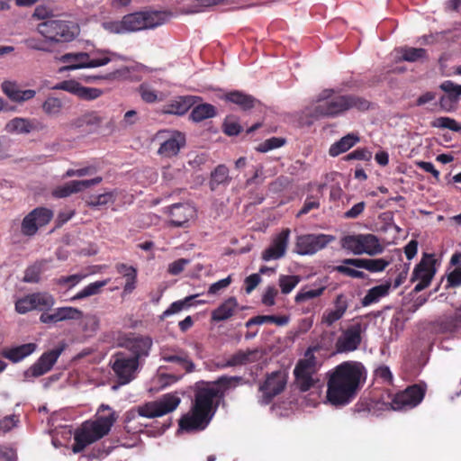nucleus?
<instances>
[{"instance_id": "f257e3e1", "label": "nucleus", "mask_w": 461, "mask_h": 461, "mask_svg": "<svg viewBox=\"0 0 461 461\" xmlns=\"http://www.w3.org/2000/svg\"><path fill=\"white\" fill-rule=\"evenodd\" d=\"M243 383L240 376L222 375L211 385L199 387L194 393V400L190 411L179 420L180 429L186 432L203 430L213 418L226 391Z\"/></svg>"}, {"instance_id": "f03ea898", "label": "nucleus", "mask_w": 461, "mask_h": 461, "mask_svg": "<svg viewBox=\"0 0 461 461\" xmlns=\"http://www.w3.org/2000/svg\"><path fill=\"white\" fill-rule=\"evenodd\" d=\"M326 398L333 406L348 404L366 379V369L361 362L344 361L328 374Z\"/></svg>"}, {"instance_id": "7ed1b4c3", "label": "nucleus", "mask_w": 461, "mask_h": 461, "mask_svg": "<svg viewBox=\"0 0 461 461\" xmlns=\"http://www.w3.org/2000/svg\"><path fill=\"white\" fill-rule=\"evenodd\" d=\"M333 90H323L317 99L311 115L316 119L321 117H336L350 109L366 111L370 102L356 95H332Z\"/></svg>"}, {"instance_id": "20e7f679", "label": "nucleus", "mask_w": 461, "mask_h": 461, "mask_svg": "<svg viewBox=\"0 0 461 461\" xmlns=\"http://www.w3.org/2000/svg\"><path fill=\"white\" fill-rule=\"evenodd\" d=\"M101 408L110 411L107 415H97L95 420L84 421L74 434V453L82 452L87 446L108 435L117 420V415L108 406Z\"/></svg>"}, {"instance_id": "39448f33", "label": "nucleus", "mask_w": 461, "mask_h": 461, "mask_svg": "<svg viewBox=\"0 0 461 461\" xmlns=\"http://www.w3.org/2000/svg\"><path fill=\"white\" fill-rule=\"evenodd\" d=\"M166 16L161 12L140 11L124 15L120 21L103 23L105 31L115 34H125L142 30L154 29L165 23Z\"/></svg>"}, {"instance_id": "423d86ee", "label": "nucleus", "mask_w": 461, "mask_h": 461, "mask_svg": "<svg viewBox=\"0 0 461 461\" xmlns=\"http://www.w3.org/2000/svg\"><path fill=\"white\" fill-rule=\"evenodd\" d=\"M180 402L181 399L176 393H166L157 401L132 408L125 413V427L131 429L130 424L138 417L152 419L170 413L178 407Z\"/></svg>"}, {"instance_id": "0eeeda50", "label": "nucleus", "mask_w": 461, "mask_h": 461, "mask_svg": "<svg viewBox=\"0 0 461 461\" xmlns=\"http://www.w3.org/2000/svg\"><path fill=\"white\" fill-rule=\"evenodd\" d=\"M321 348L320 345L309 347L303 359L298 360L294 369V384L301 392H307L314 388L319 379L314 375L317 373V358L314 353Z\"/></svg>"}, {"instance_id": "6e6552de", "label": "nucleus", "mask_w": 461, "mask_h": 461, "mask_svg": "<svg viewBox=\"0 0 461 461\" xmlns=\"http://www.w3.org/2000/svg\"><path fill=\"white\" fill-rule=\"evenodd\" d=\"M41 36L47 38L53 46L55 43L72 41L76 34L70 23L61 20L49 19L37 25Z\"/></svg>"}, {"instance_id": "1a4fd4ad", "label": "nucleus", "mask_w": 461, "mask_h": 461, "mask_svg": "<svg viewBox=\"0 0 461 461\" xmlns=\"http://www.w3.org/2000/svg\"><path fill=\"white\" fill-rule=\"evenodd\" d=\"M342 247L355 255L375 256L382 253L383 247L374 234L348 235L341 240Z\"/></svg>"}, {"instance_id": "9d476101", "label": "nucleus", "mask_w": 461, "mask_h": 461, "mask_svg": "<svg viewBox=\"0 0 461 461\" xmlns=\"http://www.w3.org/2000/svg\"><path fill=\"white\" fill-rule=\"evenodd\" d=\"M112 369L121 384H129L136 377L140 364L127 352H116L111 359Z\"/></svg>"}, {"instance_id": "9b49d317", "label": "nucleus", "mask_w": 461, "mask_h": 461, "mask_svg": "<svg viewBox=\"0 0 461 461\" xmlns=\"http://www.w3.org/2000/svg\"><path fill=\"white\" fill-rule=\"evenodd\" d=\"M366 325L359 320H353V323L346 330L335 343L337 353H348L358 348L362 342V334L366 331Z\"/></svg>"}, {"instance_id": "f8f14e48", "label": "nucleus", "mask_w": 461, "mask_h": 461, "mask_svg": "<svg viewBox=\"0 0 461 461\" xmlns=\"http://www.w3.org/2000/svg\"><path fill=\"white\" fill-rule=\"evenodd\" d=\"M154 140L159 143L158 153L164 158L176 156L185 145V136L178 131H158Z\"/></svg>"}, {"instance_id": "ddd939ff", "label": "nucleus", "mask_w": 461, "mask_h": 461, "mask_svg": "<svg viewBox=\"0 0 461 461\" xmlns=\"http://www.w3.org/2000/svg\"><path fill=\"white\" fill-rule=\"evenodd\" d=\"M53 216V211L49 208L42 206L34 208L23 219L21 233L29 238L35 236L41 228L51 221Z\"/></svg>"}, {"instance_id": "4468645a", "label": "nucleus", "mask_w": 461, "mask_h": 461, "mask_svg": "<svg viewBox=\"0 0 461 461\" xmlns=\"http://www.w3.org/2000/svg\"><path fill=\"white\" fill-rule=\"evenodd\" d=\"M53 216V211L49 208L42 206L34 208L23 219L21 233L29 238L35 236L41 228L51 221Z\"/></svg>"}, {"instance_id": "2eb2a0df", "label": "nucleus", "mask_w": 461, "mask_h": 461, "mask_svg": "<svg viewBox=\"0 0 461 461\" xmlns=\"http://www.w3.org/2000/svg\"><path fill=\"white\" fill-rule=\"evenodd\" d=\"M55 304L54 297L48 293H32L15 302V311L20 314H25L32 311L47 312Z\"/></svg>"}, {"instance_id": "dca6fc26", "label": "nucleus", "mask_w": 461, "mask_h": 461, "mask_svg": "<svg viewBox=\"0 0 461 461\" xmlns=\"http://www.w3.org/2000/svg\"><path fill=\"white\" fill-rule=\"evenodd\" d=\"M426 390L420 384H412L393 395L391 407L394 411H407L418 406L425 396Z\"/></svg>"}, {"instance_id": "f3484780", "label": "nucleus", "mask_w": 461, "mask_h": 461, "mask_svg": "<svg viewBox=\"0 0 461 461\" xmlns=\"http://www.w3.org/2000/svg\"><path fill=\"white\" fill-rule=\"evenodd\" d=\"M286 384L287 375L284 371H275L267 375L264 383L259 386V391L262 393L261 402L269 404L285 389Z\"/></svg>"}, {"instance_id": "a211bd4d", "label": "nucleus", "mask_w": 461, "mask_h": 461, "mask_svg": "<svg viewBox=\"0 0 461 461\" xmlns=\"http://www.w3.org/2000/svg\"><path fill=\"white\" fill-rule=\"evenodd\" d=\"M436 273L435 259L431 254H424L421 260L414 267L411 276V281L419 280L415 285L414 292L419 293L427 288L433 279Z\"/></svg>"}, {"instance_id": "6ab92c4d", "label": "nucleus", "mask_w": 461, "mask_h": 461, "mask_svg": "<svg viewBox=\"0 0 461 461\" xmlns=\"http://www.w3.org/2000/svg\"><path fill=\"white\" fill-rule=\"evenodd\" d=\"M334 240L327 234H304L297 237L295 251L299 255H312L324 249Z\"/></svg>"}, {"instance_id": "aec40b11", "label": "nucleus", "mask_w": 461, "mask_h": 461, "mask_svg": "<svg viewBox=\"0 0 461 461\" xmlns=\"http://www.w3.org/2000/svg\"><path fill=\"white\" fill-rule=\"evenodd\" d=\"M63 349L64 348L60 347L44 352L33 365L24 371V378L30 380L47 374L56 364Z\"/></svg>"}, {"instance_id": "412c9836", "label": "nucleus", "mask_w": 461, "mask_h": 461, "mask_svg": "<svg viewBox=\"0 0 461 461\" xmlns=\"http://www.w3.org/2000/svg\"><path fill=\"white\" fill-rule=\"evenodd\" d=\"M152 339L148 336H135L131 334L122 339L121 346L129 351V356L135 358L140 364L149 354Z\"/></svg>"}, {"instance_id": "4be33fe9", "label": "nucleus", "mask_w": 461, "mask_h": 461, "mask_svg": "<svg viewBox=\"0 0 461 461\" xmlns=\"http://www.w3.org/2000/svg\"><path fill=\"white\" fill-rule=\"evenodd\" d=\"M53 88L68 92L86 101L95 100L104 93L102 89L84 86L77 81L72 79L64 80L57 84Z\"/></svg>"}, {"instance_id": "5701e85b", "label": "nucleus", "mask_w": 461, "mask_h": 461, "mask_svg": "<svg viewBox=\"0 0 461 461\" xmlns=\"http://www.w3.org/2000/svg\"><path fill=\"white\" fill-rule=\"evenodd\" d=\"M103 178L101 176L86 180H72L64 185L56 186L51 191V195L55 198H66L74 194H78L93 185H96L100 184Z\"/></svg>"}, {"instance_id": "b1692460", "label": "nucleus", "mask_w": 461, "mask_h": 461, "mask_svg": "<svg viewBox=\"0 0 461 461\" xmlns=\"http://www.w3.org/2000/svg\"><path fill=\"white\" fill-rule=\"evenodd\" d=\"M161 358L165 362L176 364L185 373H192L194 370V364L189 353L181 348H164L161 352Z\"/></svg>"}, {"instance_id": "393cba45", "label": "nucleus", "mask_w": 461, "mask_h": 461, "mask_svg": "<svg viewBox=\"0 0 461 461\" xmlns=\"http://www.w3.org/2000/svg\"><path fill=\"white\" fill-rule=\"evenodd\" d=\"M290 230H283L272 241L271 245L266 249L262 253V259L269 261L273 259H279L285 254Z\"/></svg>"}, {"instance_id": "a878e982", "label": "nucleus", "mask_w": 461, "mask_h": 461, "mask_svg": "<svg viewBox=\"0 0 461 461\" xmlns=\"http://www.w3.org/2000/svg\"><path fill=\"white\" fill-rule=\"evenodd\" d=\"M221 99L238 105L242 111H249L261 105V102L253 95L239 90L226 93Z\"/></svg>"}, {"instance_id": "bb28decb", "label": "nucleus", "mask_w": 461, "mask_h": 461, "mask_svg": "<svg viewBox=\"0 0 461 461\" xmlns=\"http://www.w3.org/2000/svg\"><path fill=\"white\" fill-rule=\"evenodd\" d=\"M342 263L371 273L382 272L390 265L385 258H345Z\"/></svg>"}, {"instance_id": "cd10ccee", "label": "nucleus", "mask_w": 461, "mask_h": 461, "mask_svg": "<svg viewBox=\"0 0 461 461\" xmlns=\"http://www.w3.org/2000/svg\"><path fill=\"white\" fill-rule=\"evenodd\" d=\"M59 60L66 64L59 69V72L88 68V56L85 51L65 53L59 58Z\"/></svg>"}, {"instance_id": "c85d7f7f", "label": "nucleus", "mask_w": 461, "mask_h": 461, "mask_svg": "<svg viewBox=\"0 0 461 461\" xmlns=\"http://www.w3.org/2000/svg\"><path fill=\"white\" fill-rule=\"evenodd\" d=\"M198 97L192 95L177 96L168 102L163 108L167 114L184 115L194 105Z\"/></svg>"}, {"instance_id": "c756f323", "label": "nucleus", "mask_w": 461, "mask_h": 461, "mask_svg": "<svg viewBox=\"0 0 461 461\" xmlns=\"http://www.w3.org/2000/svg\"><path fill=\"white\" fill-rule=\"evenodd\" d=\"M194 210L188 203H175L170 207V222L173 226L183 227L194 216Z\"/></svg>"}, {"instance_id": "7c9ffc66", "label": "nucleus", "mask_w": 461, "mask_h": 461, "mask_svg": "<svg viewBox=\"0 0 461 461\" xmlns=\"http://www.w3.org/2000/svg\"><path fill=\"white\" fill-rule=\"evenodd\" d=\"M1 87L10 100L17 103L31 100L36 95V92L32 89L21 90L17 84L12 81H4Z\"/></svg>"}, {"instance_id": "2f4dec72", "label": "nucleus", "mask_w": 461, "mask_h": 461, "mask_svg": "<svg viewBox=\"0 0 461 461\" xmlns=\"http://www.w3.org/2000/svg\"><path fill=\"white\" fill-rule=\"evenodd\" d=\"M238 307L237 299L233 296L229 297L212 312V321L219 322L230 319L234 315Z\"/></svg>"}, {"instance_id": "473e14b6", "label": "nucleus", "mask_w": 461, "mask_h": 461, "mask_svg": "<svg viewBox=\"0 0 461 461\" xmlns=\"http://www.w3.org/2000/svg\"><path fill=\"white\" fill-rule=\"evenodd\" d=\"M103 122V118L95 111L88 112L72 121L71 125L86 131H93Z\"/></svg>"}, {"instance_id": "72a5a7b5", "label": "nucleus", "mask_w": 461, "mask_h": 461, "mask_svg": "<svg viewBox=\"0 0 461 461\" xmlns=\"http://www.w3.org/2000/svg\"><path fill=\"white\" fill-rule=\"evenodd\" d=\"M115 269L118 274L122 275L125 279L123 287V294H130L136 288L137 284V268L132 266H128L124 263H118L115 265Z\"/></svg>"}, {"instance_id": "f704fd0d", "label": "nucleus", "mask_w": 461, "mask_h": 461, "mask_svg": "<svg viewBox=\"0 0 461 461\" xmlns=\"http://www.w3.org/2000/svg\"><path fill=\"white\" fill-rule=\"evenodd\" d=\"M36 348L37 345L35 343H26L3 350L2 356L13 363H17L32 354Z\"/></svg>"}, {"instance_id": "c9c22d12", "label": "nucleus", "mask_w": 461, "mask_h": 461, "mask_svg": "<svg viewBox=\"0 0 461 461\" xmlns=\"http://www.w3.org/2000/svg\"><path fill=\"white\" fill-rule=\"evenodd\" d=\"M5 130L12 134H27L36 130V125L30 119L15 117L5 124Z\"/></svg>"}, {"instance_id": "e433bc0d", "label": "nucleus", "mask_w": 461, "mask_h": 461, "mask_svg": "<svg viewBox=\"0 0 461 461\" xmlns=\"http://www.w3.org/2000/svg\"><path fill=\"white\" fill-rule=\"evenodd\" d=\"M392 283L387 281L384 284L372 287L362 299V305L369 306L373 303H376L381 298L388 295Z\"/></svg>"}, {"instance_id": "4c0bfd02", "label": "nucleus", "mask_w": 461, "mask_h": 461, "mask_svg": "<svg viewBox=\"0 0 461 461\" xmlns=\"http://www.w3.org/2000/svg\"><path fill=\"white\" fill-rule=\"evenodd\" d=\"M438 327L442 332H456L461 330V305L456 308L454 313L438 321Z\"/></svg>"}, {"instance_id": "58836bf2", "label": "nucleus", "mask_w": 461, "mask_h": 461, "mask_svg": "<svg viewBox=\"0 0 461 461\" xmlns=\"http://www.w3.org/2000/svg\"><path fill=\"white\" fill-rule=\"evenodd\" d=\"M230 180L229 168L223 164L218 165L211 173L209 181L210 189L214 191L220 185H227L230 184Z\"/></svg>"}, {"instance_id": "ea45409f", "label": "nucleus", "mask_w": 461, "mask_h": 461, "mask_svg": "<svg viewBox=\"0 0 461 461\" xmlns=\"http://www.w3.org/2000/svg\"><path fill=\"white\" fill-rule=\"evenodd\" d=\"M358 140H359V138L357 135H355L353 133H348L330 146V148L329 149V154L331 157H337L339 154L348 151L357 142H358Z\"/></svg>"}, {"instance_id": "a19ab883", "label": "nucleus", "mask_w": 461, "mask_h": 461, "mask_svg": "<svg viewBox=\"0 0 461 461\" xmlns=\"http://www.w3.org/2000/svg\"><path fill=\"white\" fill-rule=\"evenodd\" d=\"M216 114V108L211 104L204 103L193 108L189 119L194 122H201L206 119L215 117Z\"/></svg>"}, {"instance_id": "79ce46f5", "label": "nucleus", "mask_w": 461, "mask_h": 461, "mask_svg": "<svg viewBox=\"0 0 461 461\" xmlns=\"http://www.w3.org/2000/svg\"><path fill=\"white\" fill-rule=\"evenodd\" d=\"M110 282V278L95 281L85 286L81 291L77 293L71 299V302L79 301L86 297L99 294L102 289L107 285Z\"/></svg>"}, {"instance_id": "37998d69", "label": "nucleus", "mask_w": 461, "mask_h": 461, "mask_svg": "<svg viewBox=\"0 0 461 461\" xmlns=\"http://www.w3.org/2000/svg\"><path fill=\"white\" fill-rule=\"evenodd\" d=\"M86 55L88 56V68H92L108 64L112 60L111 56L113 55V53L106 50H94L86 52Z\"/></svg>"}, {"instance_id": "c03bdc74", "label": "nucleus", "mask_w": 461, "mask_h": 461, "mask_svg": "<svg viewBox=\"0 0 461 461\" xmlns=\"http://www.w3.org/2000/svg\"><path fill=\"white\" fill-rule=\"evenodd\" d=\"M289 322V317L283 316H276V315H258L250 318L246 322V327L249 328L252 325H262L265 323H274L277 326H285Z\"/></svg>"}, {"instance_id": "a18cd8bd", "label": "nucleus", "mask_w": 461, "mask_h": 461, "mask_svg": "<svg viewBox=\"0 0 461 461\" xmlns=\"http://www.w3.org/2000/svg\"><path fill=\"white\" fill-rule=\"evenodd\" d=\"M257 351L256 350H239L235 354L231 355L225 366H242L246 365L248 363H251L254 361L253 357L256 356Z\"/></svg>"}, {"instance_id": "49530a36", "label": "nucleus", "mask_w": 461, "mask_h": 461, "mask_svg": "<svg viewBox=\"0 0 461 461\" xmlns=\"http://www.w3.org/2000/svg\"><path fill=\"white\" fill-rule=\"evenodd\" d=\"M24 45L33 50H39L43 52H51L53 46L50 44L49 40L44 37L31 36L23 41Z\"/></svg>"}, {"instance_id": "de8ad7c7", "label": "nucleus", "mask_w": 461, "mask_h": 461, "mask_svg": "<svg viewBox=\"0 0 461 461\" xmlns=\"http://www.w3.org/2000/svg\"><path fill=\"white\" fill-rule=\"evenodd\" d=\"M116 200V193L114 191L106 192L98 195H91L86 200V205L91 208H99L110 203H113Z\"/></svg>"}, {"instance_id": "09e8293b", "label": "nucleus", "mask_w": 461, "mask_h": 461, "mask_svg": "<svg viewBox=\"0 0 461 461\" xmlns=\"http://www.w3.org/2000/svg\"><path fill=\"white\" fill-rule=\"evenodd\" d=\"M197 296H198V294L189 295V296H186L183 300H179V301H176V302L172 303L170 304V306L162 313L161 318L164 319L169 315L177 313L184 309L189 308L190 306H192L194 304L193 300L194 298H196Z\"/></svg>"}, {"instance_id": "8fccbe9b", "label": "nucleus", "mask_w": 461, "mask_h": 461, "mask_svg": "<svg viewBox=\"0 0 461 461\" xmlns=\"http://www.w3.org/2000/svg\"><path fill=\"white\" fill-rule=\"evenodd\" d=\"M138 93L141 100L147 104H154L162 100L158 92L148 83H141L138 87Z\"/></svg>"}, {"instance_id": "3c124183", "label": "nucleus", "mask_w": 461, "mask_h": 461, "mask_svg": "<svg viewBox=\"0 0 461 461\" xmlns=\"http://www.w3.org/2000/svg\"><path fill=\"white\" fill-rule=\"evenodd\" d=\"M431 127L448 129L455 132L461 133V123L450 117H438L430 122Z\"/></svg>"}, {"instance_id": "603ef678", "label": "nucleus", "mask_w": 461, "mask_h": 461, "mask_svg": "<svg viewBox=\"0 0 461 461\" xmlns=\"http://www.w3.org/2000/svg\"><path fill=\"white\" fill-rule=\"evenodd\" d=\"M326 287L321 286L316 289H310L308 287L302 288L295 295L294 301L296 303H304L306 301L320 297L323 294Z\"/></svg>"}, {"instance_id": "864d4df0", "label": "nucleus", "mask_w": 461, "mask_h": 461, "mask_svg": "<svg viewBox=\"0 0 461 461\" xmlns=\"http://www.w3.org/2000/svg\"><path fill=\"white\" fill-rule=\"evenodd\" d=\"M86 277V274H75L68 276H62L53 279V283L58 286L66 287L68 290H69L75 287Z\"/></svg>"}, {"instance_id": "5fc2aeb1", "label": "nucleus", "mask_w": 461, "mask_h": 461, "mask_svg": "<svg viewBox=\"0 0 461 461\" xmlns=\"http://www.w3.org/2000/svg\"><path fill=\"white\" fill-rule=\"evenodd\" d=\"M401 53L403 60L414 62L426 58L427 51L422 48L405 47L401 50Z\"/></svg>"}, {"instance_id": "6e6d98bb", "label": "nucleus", "mask_w": 461, "mask_h": 461, "mask_svg": "<svg viewBox=\"0 0 461 461\" xmlns=\"http://www.w3.org/2000/svg\"><path fill=\"white\" fill-rule=\"evenodd\" d=\"M300 277L298 276L281 275L279 276V286L284 294H287L299 284Z\"/></svg>"}, {"instance_id": "4d7b16f0", "label": "nucleus", "mask_w": 461, "mask_h": 461, "mask_svg": "<svg viewBox=\"0 0 461 461\" xmlns=\"http://www.w3.org/2000/svg\"><path fill=\"white\" fill-rule=\"evenodd\" d=\"M222 131L228 136H237L242 131V126L234 117L227 116L222 123Z\"/></svg>"}, {"instance_id": "13d9d810", "label": "nucleus", "mask_w": 461, "mask_h": 461, "mask_svg": "<svg viewBox=\"0 0 461 461\" xmlns=\"http://www.w3.org/2000/svg\"><path fill=\"white\" fill-rule=\"evenodd\" d=\"M439 88L447 93V95L451 101L457 104L461 93H459L458 85L451 80H446L440 84Z\"/></svg>"}, {"instance_id": "bf43d9fd", "label": "nucleus", "mask_w": 461, "mask_h": 461, "mask_svg": "<svg viewBox=\"0 0 461 461\" xmlns=\"http://www.w3.org/2000/svg\"><path fill=\"white\" fill-rule=\"evenodd\" d=\"M285 139L279 137H272L259 143L256 149L259 152L265 153L274 149H277L285 145Z\"/></svg>"}, {"instance_id": "052dcab7", "label": "nucleus", "mask_w": 461, "mask_h": 461, "mask_svg": "<svg viewBox=\"0 0 461 461\" xmlns=\"http://www.w3.org/2000/svg\"><path fill=\"white\" fill-rule=\"evenodd\" d=\"M42 109L49 115H56L62 109V102L57 97H48L42 104Z\"/></svg>"}, {"instance_id": "680f3d73", "label": "nucleus", "mask_w": 461, "mask_h": 461, "mask_svg": "<svg viewBox=\"0 0 461 461\" xmlns=\"http://www.w3.org/2000/svg\"><path fill=\"white\" fill-rule=\"evenodd\" d=\"M40 321L44 324L57 323L62 321L61 307L54 309L51 313L43 312L40 316Z\"/></svg>"}, {"instance_id": "e2e57ef3", "label": "nucleus", "mask_w": 461, "mask_h": 461, "mask_svg": "<svg viewBox=\"0 0 461 461\" xmlns=\"http://www.w3.org/2000/svg\"><path fill=\"white\" fill-rule=\"evenodd\" d=\"M372 158V152L366 148L357 149L344 157L345 160L369 161Z\"/></svg>"}, {"instance_id": "0e129e2a", "label": "nucleus", "mask_w": 461, "mask_h": 461, "mask_svg": "<svg viewBox=\"0 0 461 461\" xmlns=\"http://www.w3.org/2000/svg\"><path fill=\"white\" fill-rule=\"evenodd\" d=\"M62 309V321H78L81 320L84 316V313L81 310L71 307V306H64Z\"/></svg>"}, {"instance_id": "69168bd1", "label": "nucleus", "mask_w": 461, "mask_h": 461, "mask_svg": "<svg viewBox=\"0 0 461 461\" xmlns=\"http://www.w3.org/2000/svg\"><path fill=\"white\" fill-rule=\"evenodd\" d=\"M343 316L344 315L341 312L335 309L326 310L322 314L321 322L330 327Z\"/></svg>"}, {"instance_id": "338daca9", "label": "nucleus", "mask_w": 461, "mask_h": 461, "mask_svg": "<svg viewBox=\"0 0 461 461\" xmlns=\"http://www.w3.org/2000/svg\"><path fill=\"white\" fill-rule=\"evenodd\" d=\"M319 207H320L319 200L317 198H315L314 196H312H312H308L305 199L303 207L298 212L297 217H300L302 215L307 214L312 209H318Z\"/></svg>"}, {"instance_id": "774afa93", "label": "nucleus", "mask_w": 461, "mask_h": 461, "mask_svg": "<svg viewBox=\"0 0 461 461\" xmlns=\"http://www.w3.org/2000/svg\"><path fill=\"white\" fill-rule=\"evenodd\" d=\"M375 375L377 379L384 383L391 384L393 381V374L387 366L382 365L375 370Z\"/></svg>"}]
</instances>
